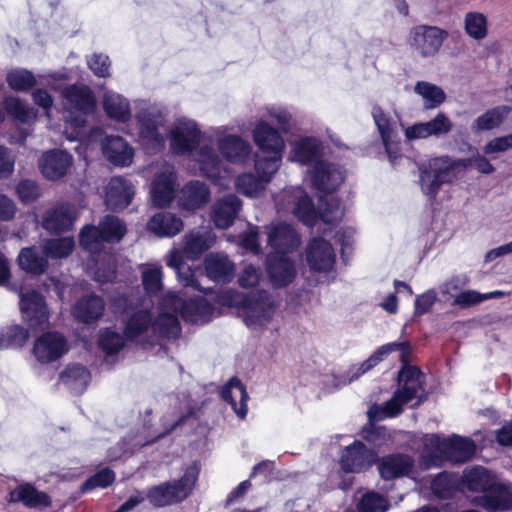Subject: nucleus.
Segmentation results:
<instances>
[{
    "label": "nucleus",
    "mask_w": 512,
    "mask_h": 512,
    "mask_svg": "<svg viewBox=\"0 0 512 512\" xmlns=\"http://www.w3.org/2000/svg\"><path fill=\"white\" fill-rule=\"evenodd\" d=\"M232 127L221 125L209 129L210 137L215 141L217 151L211 145H202L195 153V160L204 176L211 180H217L226 166L223 162L244 166L252 158L253 146L242 136L232 134Z\"/></svg>",
    "instance_id": "1"
},
{
    "label": "nucleus",
    "mask_w": 512,
    "mask_h": 512,
    "mask_svg": "<svg viewBox=\"0 0 512 512\" xmlns=\"http://www.w3.org/2000/svg\"><path fill=\"white\" fill-rule=\"evenodd\" d=\"M427 398L424 375L414 366L405 365L398 373V386L393 396L382 404H373L367 412L370 421L398 416L403 407L415 408Z\"/></svg>",
    "instance_id": "2"
},
{
    "label": "nucleus",
    "mask_w": 512,
    "mask_h": 512,
    "mask_svg": "<svg viewBox=\"0 0 512 512\" xmlns=\"http://www.w3.org/2000/svg\"><path fill=\"white\" fill-rule=\"evenodd\" d=\"M471 165L483 174H491L495 170L489 160L480 155L473 159H453L449 156H440L428 160L420 168L422 192L430 198H435L443 184L452 182L458 173Z\"/></svg>",
    "instance_id": "3"
},
{
    "label": "nucleus",
    "mask_w": 512,
    "mask_h": 512,
    "mask_svg": "<svg viewBox=\"0 0 512 512\" xmlns=\"http://www.w3.org/2000/svg\"><path fill=\"white\" fill-rule=\"evenodd\" d=\"M212 308L203 297L183 300L173 292L167 293L160 303L157 329L167 338H176L180 333L178 316L191 323H205L210 319Z\"/></svg>",
    "instance_id": "4"
},
{
    "label": "nucleus",
    "mask_w": 512,
    "mask_h": 512,
    "mask_svg": "<svg viewBox=\"0 0 512 512\" xmlns=\"http://www.w3.org/2000/svg\"><path fill=\"white\" fill-rule=\"evenodd\" d=\"M422 443L421 464L425 468L438 467L445 460L464 463L472 458L476 450L472 440L459 436L442 439L430 434L423 437Z\"/></svg>",
    "instance_id": "5"
},
{
    "label": "nucleus",
    "mask_w": 512,
    "mask_h": 512,
    "mask_svg": "<svg viewBox=\"0 0 512 512\" xmlns=\"http://www.w3.org/2000/svg\"><path fill=\"white\" fill-rule=\"evenodd\" d=\"M126 233L125 224L112 215H107L96 226H85L80 233V245L91 254L104 250L106 243L119 242Z\"/></svg>",
    "instance_id": "6"
},
{
    "label": "nucleus",
    "mask_w": 512,
    "mask_h": 512,
    "mask_svg": "<svg viewBox=\"0 0 512 512\" xmlns=\"http://www.w3.org/2000/svg\"><path fill=\"white\" fill-rule=\"evenodd\" d=\"M198 474L199 468L197 465H190L179 480L154 486L148 490L146 496L157 507L179 503L190 495L197 481Z\"/></svg>",
    "instance_id": "7"
},
{
    "label": "nucleus",
    "mask_w": 512,
    "mask_h": 512,
    "mask_svg": "<svg viewBox=\"0 0 512 512\" xmlns=\"http://www.w3.org/2000/svg\"><path fill=\"white\" fill-rule=\"evenodd\" d=\"M187 415L169 416L162 418L163 431L157 434L148 435L146 429L142 428L136 432H131L125 436L120 443L111 448L108 452V458L111 461L118 460L126 454H133L136 450L149 445L157 439L172 432L177 426L184 422Z\"/></svg>",
    "instance_id": "8"
},
{
    "label": "nucleus",
    "mask_w": 512,
    "mask_h": 512,
    "mask_svg": "<svg viewBox=\"0 0 512 512\" xmlns=\"http://www.w3.org/2000/svg\"><path fill=\"white\" fill-rule=\"evenodd\" d=\"M277 311L273 297L264 290L246 295L239 307V315L244 323L253 329L268 325Z\"/></svg>",
    "instance_id": "9"
},
{
    "label": "nucleus",
    "mask_w": 512,
    "mask_h": 512,
    "mask_svg": "<svg viewBox=\"0 0 512 512\" xmlns=\"http://www.w3.org/2000/svg\"><path fill=\"white\" fill-rule=\"evenodd\" d=\"M63 96L66 100V121L77 129L76 136L68 138L73 141L80 135L78 129L85 125L87 114L93 111L95 100L90 89L85 86H70L63 91Z\"/></svg>",
    "instance_id": "10"
},
{
    "label": "nucleus",
    "mask_w": 512,
    "mask_h": 512,
    "mask_svg": "<svg viewBox=\"0 0 512 512\" xmlns=\"http://www.w3.org/2000/svg\"><path fill=\"white\" fill-rule=\"evenodd\" d=\"M279 211L291 212L306 225H313L317 212L311 198L300 187L285 189L275 198Z\"/></svg>",
    "instance_id": "11"
},
{
    "label": "nucleus",
    "mask_w": 512,
    "mask_h": 512,
    "mask_svg": "<svg viewBox=\"0 0 512 512\" xmlns=\"http://www.w3.org/2000/svg\"><path fill=\"white\" fill-rule=\"evenodd\" d=\"M168 139L174 154L191 155L200 145L201 130L196 121L179 118L172 124Z\"/></svg>",
    "instance_id": "12"
},
{
    "label": "nucleus",
    "mask_w": 512,
    "mask_h": 512,
    "mask_svg": "<svg viewBox=\"0 0 512 512\" xmlns=\"http://www.w3.org/2000/svg\"><path fill=\"white\" fill-rule=\"evenodd\" d=\"M139 137L143 145L153 150L164 146L165 140L159 129L164 125L165 115L156 105H147L137 114Z\"/></svg>",
    "instance_id": "13"
},
{
    "label": "nucleus",
    "mask_w": 512,
    "mask_h": 512,
    "mask_svg": "<svg viewBox=\"0 0 512 512\" xmlns=\"http://www.w3.org/2000/svg\"><path fill=\"white\" fill-rule=\"evenodd\" d=\"M448 38V32L437 26L419 25L410 32L409 43L414 52L423 58L437 55Z\"/></svg>",
    "instance_id": "14"
},
{
    "label": "nucleus",
    "mask_w": 512,
    "mask_h": 512,
    "mask_svg": "<svg viewBox=\"0 0 512 512\" xmlns=\"http://www.w3.org/2000/svg\"><path fill=\"white\" fill-rule=\"evenodd\" d=\"M474 506L488 512L512 510V487L509 484L494 481L484 494L470 497Z\"/></svg>",
    "instance_id": "15"
},
{
    "label": "nucleus",
    "mask_w": 512,
    "mask_h": 512,
    "mask_svg": "<svg viewBox=\"0 0 512 512\" xmlns=\"http://www.w3.org/2000/svg\"><path fill=\"white\" fill-rule=\"evenodd\" d=\"M20 311L31 328L44 327L49 319V311L44 298L35 290L19 291Z\"/></svg>",
    "instance_id": "16"
},
{
    "label": "nucleus",
    "mask_w": 512,
    "mask_h": 512,
    "mask_svg": "<svg viewBox=\"0 0 512 512\" xmlns=\"http://www.w3.org/2000/svg\"><path fill=\"white\" fill-rule=\"evenodd\" d=\"M344 179V170L335 163L319 162L311 170V184L320 192L330 193L335 191L342 185Z\"/></svg>",
    "instance_id": "17"
},
{
    "label": "nucleus",
    "mask_w": 512,
    "mask_h": 512,
    "mask_svg": "<svg viewBox=\"0 0 512 512\" xmlns=\"http://www.w3.org/2000/svg\"><path fill=\"white\" fill-rule=\"evenodd\" d=\"M176 186L174 167L165 163L156 172L152 182L151 197L153 204L158 207L168 206L174 198Z\"/></svg>",
    "instance_id": "18"
},
{
    "label": "nucleus",
    "mask_w": 512,
    "mask_h": 512,
    "mask_svg": "<svg viewBox=\"0 0 512 512\" xmlns=\"http://www.w3.org/2000/svg\"><path fill=\"white\" fill-rule=\"evenodd\" d=\"M376 458L373 449H368L360 441H354L343 450L340 465L345 472L359 473L371 467Z\"/></svg>",
    "instance_id": "19"
},
{
    "label": "nucleus",
    "mask_w": 512,
    "mask_h": 512,
    "mask_svg": "<svg viewBox=\"0 0 512 512\" xmlns=\"http://www.w3.org/2000/svg\"><path fill=\"white\" fill-rule=\"evenodd\" d=\"M453 123L450 118L440 112L433 119L426 122L415 123L404 130L408 141L426 139L429 137L440 138L452 131Z\"/></svg>",
    "instance_id": "20"
},
{
    "label": "nucleus",
    "mask_w": 512,
    "mask_h": 512,
    "mask_svg": "<svg viewBox=\"0 0 512 512\" xmlns=\"http://www.w3.org/2000/svg\"><path fill=\"white\" fill-rule=\"evenodd\" d=\"M68 351L66 339L57 332H47L35 340L33 354L43 364L54 362Z\"/></svg>",
    "instance_id": "21"
},
{
    "label": "nucleus",
    "mask_w": 512,
    "mask_h": 512,
    "mask_svg": "<svg viewBox=\"0 0 512 512\" xmlns=\"http://www.w3.org/2000/svg\"><path fill=\"white\" fill-rule=\"evenodd\" d=\"M372 116L380 133L386 153L391 162L399 155V138L396 121L390 119L381 107L375 106L372 109Z\"/></svg>",
    "instance_id": "22"
},
{
    "label": "nucleus",
    "mask_w": 512,
    "mask_h": 512,
    "mask_svg": "<svg viewBox=\"0 0 512 512\" xmlns=\"http://www.w3.org/2000/svg\"><path fill=\"white\" fill-rule=\"evenodd\" d=\"M308 266L317 272H328L335 263V252L332 245L323 238L312 239L306 248Z\"/></svg>",
    "instance_id": "23"
},
{
    "label": "nucleus",
    "mask_w": 512,
    "mask_h": 512,
    "mask_svg": "<svg viewBox=\"0 0 512 512\" xmlns=\"http://www.w3.org/2000/svg\"><path fill=\"white\" fill-rule=\"evenodd\" d=\"M254 144L264 154H283L285 141L279 130L266 121H259L252 130Z\"/></svg>",
    "instance_id": "24"
},
{
    "label": "nucleus",
    "mask_w": 512,
    "mask_h": 512,
    "mask_svg": "<svg viewBox=\"0 0 512 512\" xmlns=\"http://www.w3.org/2000/svg\"><path fill=\"white\" fill-rule=\"evenodd\" d=\"M72 163V155L63 150L54 149L41 156L39 167L45 178L57 180L67 173Z\"/></svg>",
    "instance_id": "25"
},
{
    "label": "nucleus",
    "mask_w": 512,
    "mask_h": 512,
    "mask_svg": "<svg viewBox=\"0 0 512 512\" xmlns=\"http://www.w3.org/2000/svg\"><path fill=\"white\" fill-rule=\"evenodd\" d=\"M266 270L271 283L275 287L289 285L296 276L295 263L282 254L269 255L267 257Z\"/></svg>",
    "instance_id": "26"
},
{
    "label": "nucleus",
    "mask_w": 512,
    "mask_h": 512,
    "mask_svg": "<svg viewBox=\"0 0 512 512\" xmlns=\"http://www.w3.org/2000/svg\"><path fill=\"white\" fill-rule=\"evenodd\" d=\"M408 350L409 344L407 342H392L379 347L367 360L357 367H352L348 371V376L344 378L343 384H350L354 380H357L361 375L379 364L391 352L401 351V355L404 356Z\"/></svg>",
    "instance_id": "27"
},
{
    "label": "nucleus",
    "mask_w": 512,
    "mask_h": 512,
    "mask_svg": "<svg viewBox=\"0 0 512 512\" xmlns=\"http://www.w3.org/2000/svg\"><path fill=\"white\" fill-rule=\"evenodd\" d=\"M76 218V209L73 205L58 204L45 212L42 226L49 232L60 233L69 230Z\"/></svg>",
    "instance_id": "28"
},
{
    "label": "nucleus",
    "mask_w": 512,
    "mask_h": 512,
    "mask_svg": "<svg viewBox=\"0 0 512 512\" xmlns=\"http://www.w3.org/2000/svg\"><path fill=\"white\" fill-rule=\"evenodd\" d=\"M323 144L315 137H303L292 146L290 152V160L298 162L302 165H313V167L323 162L321 157L323 156Z\"/></svg>",
    "instance_id": "29"
},
{
    "label": "nucleus",
    "mask_w": 512,
    "mask_h": 512,
    "mask_svg": "<svg viewBox=\"0 0 512 512\" xmlns=\"http://www.w3.org/2000/svg\"><path fill=\"white\" fill-rule=\"evenodd\" d=\"M240 209L241 201L236 195H225L213 204L211 219L217 228L227 229L234 223Z\"/></svg>",
    "instance_id": "30"
},
{
    "label": "nucleus",
    "mask_w": 512,
    "mask_h": 512,
    "mask_svg": "<svg viewBox=\"0 0 512 512\" xmlns=\"http://www.w3.org/2000/svg\"><path fill=\"white\" fill-rule=\"evenodd\" d=\"M134 195L131 182L123 177H113L106 187L105 202L109 209L122 210L126 208Z\"/></svg>",
    "instance_id": "31"
},
{
    "label": "nucleus",
    "mask_w": 512,
    "mask_h": 512,
    "mask_svg": "<svg viewBox=\"0 0 512 512\" xmlns=\"http://www.w3.org/2000/svg\"><path fill=\"white\" fill-rule=\"evenodd\" d=\"M210 200L209 187L201 181L186 183L180 190L179 204L186 210H194L204 206Z\"/></svg>",
    "instance_id": "32"
},
{
    "label": "nucleus",
    "mask_w": 512,
    "mask_h": 512,
    "mask_svg": "<svg viewBox=\"0 0 512 512\" xmlns=\"http://www.w3.org/2000/svg\"><path fill=\"white\" fill-rule=\"evenodd\" d=\"M207 276L217 283H227L233 278L234 263L224 254L211 253L204 261Z\"/></svg>",
    "instance_id": "33"
},
{
    "label": "nucleus",
    "mask_w": 512,
    "mask_h": 512,
    "mask_svg": "<svg viewBox=\"0 0 512 512\" xmlns=\"http://www.w3.org/2000/svg\"><path fill=\"white\" fill-rule=\"evenodd\" d=\"M215 239V234L208 228L192 230L184 236L183 253L190 259H196L213 246Z\"/></svg>",
    "instance_id": "34"
},
{
    "label": "nucleus",
    "mask_w": 512,
    "mask_h": 512,
    "mask_svg": "<svg viewBox=\"0 0 512 512\" xmlns=\"http://www.w3.org/2000/svg\"><path fill=\"white\" fill-rule=\"evenodd\" d=\"M268 243L277 252L282 254L294 250L299 240L294 229L285 223H279L270 228L268 232Z\"/></svg>",
    "instance_id": "35"
},
{
    "label": "nucleus",
    "mask_w": 512,
    "mask_h": 512,
    "mask_svg": "<svg viewBox=\"0 0 512 512\" xmlns=\"http://www.w3.org/2000/svg\"><path fill=\"white\" fill-rule=\"evenodd\" d=\"M105 303L103 299L91 294L79 299L72 309L73 316L83 323H93L104 313Z\"/></svg>",
    "instance_id": "36"
},
{
    "label": "nucleus",
    "mask_w": 512,
    "mask_h": 512,
    "mask_svg": "<svg viewBox=\"0 0 512 512\" xmlns=\"http://www.w3.org/2000/svg\"><path fill=\"white\" fill-rule=\"evenodd\" d=\"M106 158L117 166H129L133 159V149L119 136H107L102 145Z\"/></svg>",
    "instance_id": "37"
},
{
    "label": "nucleus",
    "mask_w": 512,
    "mask_h": 512,
    "mask_svg": "<svg viewBox=\"0 0 512 512\" xmlns=\"http://www.w3.org/2000/svg\"><path fill=\"white\" fill-rule=\"evenodd\" d=\"M157 321L158 318L154 323L152 322V316L147 310L136 311L132 313L125 322V336L130 340H134L146 334L149 329H152L153 332L165 337V335L157 329Z\"/></svg>",
    "instance_id": "38"
},
{
    "label": "nucleus",
    "mask_w": 512,
    "mask_h": 512,
    "mask_svg": "<svg viewBox=\"0 0 512 512\" xmlns=\"http://www.w3.org/2000/svg\"><path fill=\"white\" fill-rule=\"evenodd\" d=\"M221 396L231 405L232 409L240 419H244L246 417L248 394L239 379L231 378L230 381L222 388Z\"/></svg>",
    "instance_id": "39"
},
{
    "label": "nucleus",
    "mask_w": 512,
    "mask_h": 512,
    "mask_svg": "<svg viewBox=\"0 0 512 512\" xmlns=\"http://www.w3.org/2000/svg\"><path fill=\"white\" fill-rule=\"evenodd\" d=\"M412 467V458L403 454L384 457L378 464L379 473L385 480L406 476L410 473Z\"/></svg>",
    "instance_id": "40"
},
{
    "label": "nucleus",
    "mask_w": 512,
    "mask_h": 512,
    "mask_svg": "<svg viewBox=\"0 0 512 512\" xmlns=\"http://www.w3.org/2000/svg\"><path fill=\"white\" fill-rule=\"evenodd\" d=\"M147 227L159 237H173L183 229V222L170 212H159L150 219Z\"/></svg>",
    "instance_id": "41"
},
{
    "label": "nucleus",
    "mask_w": 512,
    "mask_h": 512,
    "mask_svg": "<svg viewBox=\"0 0 512 512\" xmlns=\"http://www.w3.org/2000/svg\"><path fill=\"white\" fill-rule=\"evenodd\" d=\"M10 501L22 502L29 508H44L50 505V499L44 492L37 491L32 485L24 484L10 493Z\"/></svg>",
    "instance_id": "42"
},
{
    "label": "nucleus",
    "mask_w": 512,
    "mask_h": 512,
    "mask_svg": "<svg viewBox=\"0 0 512 512\" xmlns=\"http://www.w3.org/2000/svg\"><path fill=\"white\" fill-rule=\"evenodd\" d=\"M89 381V371L79 364L69 365L60 374V382L76 393H82L86 389Z\"/></svg>",
    "instance_id": "43"
},
{
    "label": "nucleus",
    "mask_w": 512,
    "mask_h": 512,
    "mask_svg": "<svg viewBox=\"0 0 512 512\" xmlns=\"http://www.w3.org/2000/svg\"><path fill=\"white\" fill-rule=\"evenodd\" d=\"M463 28L471 39L482 41L488 36V18L481 12L469 11L464 15Z\"/></svg>",
    "instance_id": "44"
},
{
    "label": "nucleus",
    "mask_w": 512,
    "mask_h": 512,
    "mask_svg": "<svg viewBox=\"0 0 512 512\" xmlns=\"http://www.w3.org/2000/svg\"><path fill=\"white\" fill-rule=\"evenodd\" d=\"M510 112L507 106H498L487 110L477 117L471 126L472 131L478 133L499 127Z\"/></svg>",
    "instance_id": "45"
},
{
    "label": "nucleus",
    "mask_w": 512,
    "mask_h": 512,
    "mask_svg": "<svg viewBox=\"0 0 512 512\" xmlns=\"http://www.w3.org/2000/svg\"><path fill=\"white\" fill-rule=\"evenodd\" d=\"M103 106L107 115L118 121H126L131 115L129 102L114 92L104 94Z\"/></svg>",
    "instance_id": "46"
},
{
    "label": "nucleus",
    "mask_w": 512,
    "mask_h": 512,
    "mask_svg": "<svg viewBox=\"0 0 512 512\" xmlns=\"http://www.w3.org/2000/svg\"><path fill=\"white\" fill-rule=\"evenodd\" d=\"M17 260L21 269L36 275L42 274L48 266L47 257L32 247L23 248Z\"/></svg>",
    "instance_id": "47"
},
{
    "label": "nucleus",
    "mask_w": 512,
    "mask_h": 512,
    "mask_svg": "<svg viewBox=\"0 0 512 512\" xmlns=\"http://www.w3.org/2000/svg\"><path fill=\"white\" fill-rule=\"evenodd\" d=\"M494 481L487 469L483 467H474L464 474L467 489L479 495L484 494Z\"/></svg>",
    "instance_id": "48"
},
{
    "label": "nucleus",
    "mask_w": 512,
    "mask_h": 512,
    "mask_svg": "<svg viewBox=\"0 0 512 512\" xmlns=\"http://www.w3.org/2000/svg\"><path fill=\"white\" fill-rule=\"evenodd\" d=\"M414 92L422 97L427 109L439 107L446 99V94L441 87L426 81L417 82Z\"/></svg>",
    "instance_id": "49"
},
{
    "label": "nucleus",
    "mask_w": 512,
    "mask_h": 512,
    "mask_svg": "<svg viewBox=\"0 0 512 512\" xmlns=\"http://www.w3.org/2000/svg\"><path fill=\"white\" fill-rule=\"evenodd\" d=\"M266 183L253 173H242L235 179L237 191L247 197H258L265 190Z\"/></svg>",
    "instance_id": "50"
},
{
    "label": "nucleus",
    "mask_w": 512,
    "mask_h": 512,
    "mask_svg": "<svg viewBox=\"0 0 512 512\" xmlns=\"http://www.w3.org/2000/svg\"><path fill=\"white\" fill-rule=\"evenodd\" d=\"M283 154H268L255 158V171L257 175L268 184L281 166Z\"/></svg>",
    "instance_id": "51"
},
{
    "label": "nucleus",
    "mask_w": 512,
    "mask_h": 512,
    "mask_svg": "<svg viewBox=\"0 0 512 512\" xmlns=\"http://www.w3.org/2000/svg\"><path fill=\"white\" fill-rule=\"evenodd\" d=\"M6 82L14 91L24 92L36 85L34 74L24 68H14L7 72Z\"/></svg>",
    "instance_id": "52"
},
{
    "label": "nucleus",
    "mask_w": 512,
    "mask_h": 512,
    "mask_svg": "<svg viewBox=\"0 0 512 512\" xmlns=\"http://www.w3.org/2000/svg\"><path fill=\"white\" fill-rule=\"evenodd\" d=\"M28 331L19 325H13L0 331V349L20 348L28 340Z\"/></svg>",
    "instance_id": "53"
},
{
    "label": "nucleus",
    "mask_w": 512,
    "mask_h": 512,
    "mask_svg": "<svg viewBox=\"0 0 512 512\" xmlns=\"http://www.w3.org/2000/svg\"><path fill=\"white\" fill-rule=\"evenodd\" d=\"M74 244L71 237L50 239L45 243L43 253L47 258H65L72 253Z\"/></svg>",
    "instance_id": "54"
},
{
    "label": "nucleus",
    "mask_w": 512,
    "mask_h": 512,
    "mask_svg": "<svg viewBox=\"0 0 512 512\" xmlns=\"http://www.w3.org/2000/svg\"><path fill=\"white\" fill-rule=\"evenodd\" d=\"M4 108L9 115L21 123H29L35 118L33 109L29 108L23 101L17 97H7L4 99Z\"/></svg>",
    "instance_id": "55"
},
{
    "label": "nucleus",
    "mask_w": 512,
    "mask_h": 512,
    "mask_svg": "<svg viewBox=\"0 0 512 512\" xmlns=\"http://www.w3.org/2000/svg\"><path fill=\"white\" fill-rule=\"evenodd\" d=\"M124 344L123 336L112 329H106L99 337V346L107 355L118 353Z\"/></svg>",
    "instance_id": "56"
},
{
    "label": "nucleus",
    "mask_w": 512,
    "mask_h": 512,
    "mask_svg": "<svg viewBox=\"0 0 512 512\" xmlns=\"http://www.w3.org/2000/svg\"><path fill=\"white\" fill-rule=\"evenodd\" d=\"M469 281L470 279L466 274L453 275L440 285V293L447 299L451 297L455 299V296L468 285Z\"/></svg>",
    "instance_id": "57"
},
{
    "label": "nucleus",
    "mask_w": 512,
    "mask_h": 512,
    "mask_svg": "<svg viewBox=\"0 0 512 512\" xmlns=\"http://www.w3.org/2000/svg\"><path fill=\"white\" fill-rule=\"evenodd\" d=\"M263 273L260 267L246 265L238 274L237 282L244 289L253 288L260 283Z\"/></svg>",
    "instance_id": "58"
},
{
    "label": "nucleus",
    "mask_w": 512,
    "mask_h": 512,
    "mask_svg": "<svg viewBox=\"0 0 512 512\" xmlns=\"http://www.w3.org/2000/svg\"><path fill=\"white\" fill-rule=\"evenodd\" d=\"M142 282L148 293H156L162 288V271L160 267H148L142 272Z\"/></svg>",
    "instance_id": "59"
},
{
    "label": "nucleus",
    "mask_w": 512,
    "mask_h": 512,
    "mask_svg": "<svg viewBox=\"0 0 512 512\" xmlns=\"http://www.w3.org/2000/svg\"><path fill=\"white\" fill-rule=\"evenodd\" d=\"M358 507L361 512H385L387 502L377 493L369 492L362 496Z\"/></svg>",
    "instance_id": "60"
},
{
    "label": "nucleus",
    "mask_w": 512,
    "mask_h": 512,
    "mask_svg": "<svg viewBox=\"0 0 512 512\" xmlns=\"http://www.w3.org/2000/svg\"><path fill=\"white\" fill-rule=\"evenodd\" d=\"M115 479V474L112 470L105 468L90 477L82 486L83 491H89L93 488H105L109 486Z\"/></svg>",
    "instance_id": "61"
},
{
    "label": "nucleus",
    "mask_w": 512,
    "mask_h": 512,
    "mask_svg": "<svg viewBox=\"0 0 512 512\" xmlns=\"http://www.w3.org/2000/svg\"><path fill=\"white\" fill-rule=\"evenodd\" d=\"M437 300L436 291L433 289L427 290L421 295H418L414 302V314L421 316L427 313Z\"/></svg>",
    "instance_id": "62"
},
{
    "label": "nucleus",
    "mask_w": 512,
    "mask_h": 512,
    "mask_svg": "<svg viewBox=\"0 0 512 512\" xmlns=\"http://www.w3.org/2000/svg\"><path fill=\"white\" fill-rule=\"evenodd\" d=\"M431 489L439 498H447L453 489V482L448 474L440 473L433 479Z\"/></svg>",
    "instance_id": "63"
},
{
    "label": "nucleus",
    "mask_w": 512,
    "mask_h": 512,
    "mask_svg": "<svg viewBox=\"0 0 512 512\" xmlns=\"http://www.w3.org/2000/svg\"><path fill=\"white\" fill-rule=\"evenodd\" d=\"M509 149H512V133L493 138L486 143L483 148V152L486 155H491L494 153L505 152Z\"/></svg>",
    "instance_id": "64"
}]
</instances>
